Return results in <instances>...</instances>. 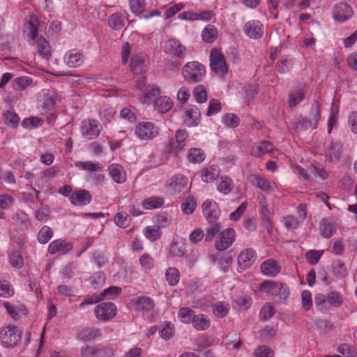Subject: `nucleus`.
<instances>
[{"instance_id":"obj_1","label":"nucleus","mask_w":357,"mask_h":357,"mask_svg":"<svg viewBox=\"0 0 357 357\" xmlns=\"http://www.w3.org/2000/svg\"><path fill=\"white\" fill-rule=\"evenodd\" d=\"M259 290L261 293L269 295L277 303H284L290 294V290L287 284L271 280H266L261 283Z\"/></svg>"},{"instance_id":"obj_2","label":"nucleus","mask_w":357,"mask_h":357,"mask_svg":"<svg viewBox=\"0 0 357 357\" xmlns=\"http://www.w3.org/2000/svg\"><path fill=\"white\" fill-rule=\"evenodd\" d=\"M181 75L188 83L196 84L201 82L206 76V68L198 61L187 62L182 68Z\"/></svg>"},{"instance_id":"obj_3","label":"nucleus","mask_w":357,"mask_h":357,"mask_svg":"<svg viewBox=\"0 0 357 357\" xmlns=\"http://www.w3.org/2000/svg\"><path fill=\"white\" fill-rule=\"evenodd\" d=\"M146 61L147 56L142 52L135 54L131 59L130 69L135 75V82L138 89L146 86L145 77L143 75L146 71Z\"/></svg>"},{"instance_id":"obj_4","label":"nucleus","mask_w":357,"mask_h":357,"mask_svg":"<svg viewBox=\"0 0 357 357\" xmlns=\"http://www.w3.org/2000/svg\"><path fill=\"white\" fill-rule=\"evenodd\" d=\"M135 135L141 141H150L160 135V128L152 121H143L135 127Z\"/></svg>"},{"instance_id":"obj_5","label":"nucleus","mask_w":357,"mask_h":357,"mask_svg":"<svg viewBox=\"0 0 357 357\" xmlns=\"http://www.w3.org/2000/svg\"><path fill=\"white\" fill-rule=\"evenodd\" d=\"M20 340V333L15 326H7L0 331V341L6 348L10 349L16 347Z\"/></svg>"},{"instance_id":"obj_6","label":"nucleus","mask_w":357,"mask_h":357,"mask_svg":"<svg viewBox=\"0 0 357 357\" xmlns=\"http://www.w3.org/2000/svg\"><path fill=\"white\" fill-rule=\"evenodd\" d=\"M209 57L211 69L220 76H225L228 73V67L222 52L217 48H213Z\"/></svg>"},{"instance_id":"obj_7","label":"nucleus","mask_w":357,"mask_h":357,"mask_svg":"<svg viewBox=\"0 0 357 357\" xmlns=\"http://www.w3.org/2000/svg\"><path fill=\"white\" fill-rule=\"evenodd\" d=\"M188 179L183 174H176L165 183L164 188L169 195L183 193L187 188Z\"/></svg>"},{"instance_id":"obj_8","label":"nucleus","mask_w":357,"mask_h":357,"mask_svg":"<svg viewBox=\"0 0 357 357\" xmlns=\"http://www.w3.org/2000/svg\"><path fill=\"white\" fill-rule=\"evenodd\" d=\"M248 179L253 186L259 188L266 194H271L278 190V186L273 181L258 174H251L248 177Z\"/></svg>"},{"instance_id":"obj_9","label":"nucleus","mask_w":357,"mask_h":357,"mask_svg":"<svg viewBox=\"0 0 357 357\" xmlns=\"http://www.w3.org/2000/svg\"><path fill=\"white\" fill-rule=\"evenodd\" d=\"M236 231L233 228H227L222 231L215 240V248L220 251L229 248L234 242Z\"/></svg>"},{"instance_id":"obj_10","label":"nucleus","mask_w":357,"mask_h":357,"mask_svg":"<svg viewBox=\"0 0 357 357\" xmlns=\"http://www.w3.org/2000/svg\"><path fill=\"white\" fill-rule=\"evenodd\" d=\"M101 125L94 119L84 120L81 123V132L82 136L88 139H93L98 137L100 133Z\"/></svg>"},{"instance_id":"obj_11","label":"nucleus","mask_w":357,"mask_h":357,"mask_svg":"<svg viewBox=\"0 0 357 357\" xmlns=\"http://www.w3.org/2000/svg\"><path fill=\"white\" fill-rule=\"evenodd\" d=\"M250 153L255 157H260L266 153H271L272 157H276L280 155V151L275 149L271 143L265 140L255 143L251 147Z\"/></svg>"},{"instance_id":"obj_12","label":"nucleus","mask_w":357,"mask_h":357,"mask_svg":"<svg viewBox=\"0 0 357 357\" xmlns=\"http://www.w3.org/2000/svg\"><path fill=\"white\" fill-rule=\"evenodd\" d=\"M130 303L135 310L146 313H153L155 307L153 299L147 296H139L133 298Z\"/></svg>"},{"instance_id":"obj_13","label":"nucleus","mask_w":357,"mask_h":357,"mask_svg":"<svg viewBox=\"0 0 357 357\" xmlns=\"http://www.w3.org/2000/svg\"><path fill=\"white\" fill-rule=\"evenodd\" d=\"M202 206L204 215L208 222H214L219 218L220 209L214 200L207 199L203 202Z\"/></svg>"},{"instance_id":"obj_14","label":"nucleus","mask_w":357,"mask_h":357,"mask_svg":"<svg viewBox=\"0 0 357 357\" xmlns=\"http://www.w3.org/2000/svg\"><path fill=\"white\" fill-rule=\"evenodd\" d=\"M117 309L116 305L111 302L102 303L97 305L95 308V314L99 320L107 321L112 319L116 314Z\"/></svg>"},{"instance_id":"obj_15","label":"nucleus","mask_w":357,"mask_h":357,"mask_svg":"<svg viewBox=\"0 0 357 357\" xmlns=\"http://www.w3.org/2000/svg\"><path fill=\"white\" fill-rule=\"evenodd\" d=\"M73 245L63 238H58L52 241L49 245L47 252L50 255H65L72 250Z\"/></svg>"},{"instance_id":"obj_16","label":"nucleus","mask_w":357,"mask_h":357,"mask_svg":"<svg viewBox=\"0 0 357 357\" xmlns=\"http://www.w3.org/2000/svg\"><path fill=\"white\" fill-rule=\"evenodd\" d=\"M201 112L197 107H188L182 116L183 123L188 127H196L200 122Z\"/></svg>"},{"instance_id":"obj_17","label":"nucleus","mask_w":357,"mask_h":357,"mask_svg":"<svg viewBox=\"0 0 357 357\" xmlns=\"http://www.w3.org/2000/svg\"><path fill=\"white\" fill-rule=\"evenodd\" d=\"M164 50L167 54L180 59H183L186 55L185 47L180 41L175 39H169L165 41Z\"/></svg>"},{"instance_id":"obj_18","label":"nucleus","mask_w":357,"mask_h":357,"mask_svg":"<svg viewBox=\"0 0 357 357\" xmlns=\"http://www.w3.org/2000/svg\"><path fill=\"white\" fill-rule=\"evenodd\" d=\"M353 14L352 8L346 3H340L335 5L333 10V19L341 23L350 19Z\"/></svg>"},{"instance_id":"obj_19","label":"nucleus","mask_w":357,"mask_h":357,"mask_svg":"<svg viewBox=\"0 0 357 357\" xmlns=\"http://www.w3.org/2000/svg\"><path fill=\"white\" fill-rule=\"evenodd\" d=\"M257 259V253L253 248L243 249L238 255V266L245 270L250 268Z\"/></svg>"},{"instance_id":"obj_20","label":"nucleus","mask_w":357,"mask_h":357,"mask_svg":"<svg viewBox=\"0 0 357 357\" xmlns=\"http://www.w3.org/2000/svg\"><path fill=\"white\" fill-rule=\"evenodd\" d=\"M262 24L258 20H251L246 22L243 26L245 34L252 39H259L263 36Z\"/></svg>"},{"instance_id":"obj_21","label":"nucleus","mask_w":357,"mask_h":357,"mask_svg":"<svg viewBox=\"0 0 357 357\" xmlns=\"http://www.w3.org/2000/svg\"><path fill=\"white\" fill-rule=\"evenodd\" d=\"M58 100V96L56 91H47L38 100V106L40 107L44 112L51 110Z\"/></svg>"},{"instance_id":"obj_22","label":"nucleus","mask_w":357,"mask_h":357,"mask_svg":"<svg viewBox=\"0 0 357 357\" xmlns=\"http://www.w3.org/2000/svg\"><path fill=\"white\" fill-rule=\"evenodd\" d=\"M65 63L70 68L80 66L84 61V56L82 52L77 50L68 51L63 57Z\"/></svg>"},{"instance_id":"obj_23","label":"nucleus","mask_w":357,"mask_h":357,"mask_svg":"<svg viewBox=\"0 0 357 357\" xmlns=\"http://www.w3.org/2000/svg\"><path fill=\"white\" fill-rule=\"evenodd\" d=\"M108 172L112 179L116 183L121 184L127 179L124 168L117 163H112L108 167Z\"/></svg>"},{"instance_id":"obj_24","label":"nucleus","mask_w":357,"mask_h":357,"mask_svg":"<svg viewBox=\"0 0 357 357\" xmlns=\"http://www.w3.org/2000/svg\"><path fill=\"white\" fill-rule=\"evenodd\" d=\"M3 305L6 310V312L15 321L18 320L22 314H25L27 312L25 306L20 303L12 304L8 301H3Z\"/></svg>"},{"instance_id":"obj_25","label":"nucleus","mask_w":357,"mask_h":357,"mask_svg":"<svg viewBox=\"0 0 357 357\" xmlns=\"http://www.w3.org/2000/svg\"><path fill=\"white\" fill-rule=\"evenodd\" d=\"M92 197L89 191L79 190L70 196V203L75 206H86L91 201Z\"/></svg>"},{"instance_id":"obj_26","label":"nucleus","mask_w":357,"mask_h":357,"mask_svg":"<svg viewBox=\"0 0 357 357\" xmlns=\"http://www.w3.org/2000/svg\"><path fill=\"white\" fill-rule=\"evenodd\" d=\"M220 174V169L218 165L215 164L209 165L202 170L201 178L205 183H212L218 178Z\"/></svg>"},{"instance_id":"obj_27","label":"nucleus","mask_w":357,"mask_h":357,"mask_svg":"<svg viewBox=\"0 0 357 357\" xmlns=\"http://www.w3.org/2000/svg\"><path fill=\"white\" fill-rule=\"evenodd\" d=\"M280 271V266L273 259H268L261 264V272L264 275L275 277Z\"/></svg>"},{"instance_id":"obj_28","label":"nucleus","mask_w":357,"mask_h":357,"mask_svg":"<svg viewBox=\"0 0 357 357\" xmlns=\"http://www.w3.org/2000/svg\"><path fill=\"white\" fill-rule=\"evenodd\" d=\"M82 356H87L88 354L93 357H113V350L109 347H103L99 349H93L89 347L82 348Z\"/></svg>"},{"instance_id":"obj_29","label":"nucleus","mask_w":357,"mask_h":357,"mask_svg":"<svg viewBox=\"0 0 357 357\" xmlns=\"http://www.w3.org/2000/svg\"><path fill=\"white\" fill-rule=\"evenodd\" d=\"M191 324L196 331H204L209 328L211 326V320L206 314H195Z\"/></svg>"},{"instance_id":"obj_30","label":"nucleus","mask_w":357,"mask_h":357,"mask_svg":"<svg viewBox=\"0 0 357 357\" xmlns=\"http://www.w3.org/2000/svg\"><path fill=\"white\" fill-rule=\"evenodd\" d=\"M234 183L228 176H221L218 181L216 189L222 195H229L234 189Z\"/></svg>"},{"instance_id":"obj_31","label":"nucleus","mask_w":357,"mask_h":357,"mask_svg":"<svg viewBox=\"0 0 357 357\" xmlns=\"http://www.w3.org/2000/svg\"><path fill=\"white\" fill-rule=\"evenodd\" d=\"M172 105V101L168 96H158L154 100V109L162 114L169 111Z\"/></svg>"},{"instance_id":"obj_32","label":"nucleus","mask_w":357,"mask_h":357,"mask_svg":"<svg viewBox=\"0 0 357 357\" xmlns=\"http://www.w3.org/2000/svg\"><path fill=\"white\" fill-rule=\"evenodd\" d=\"M76 168L80 170H84L90 172H95L100 171L103 169L102 164L98 162L88 161H77L75 162Z\"/></svg>"},{"instance_id":"obj_33","label":"nucleus","mask_w":357,"mask_h":357,"mask_svg":"<svg viewBox=\"0 0 357 357\" xmlns=\"http://www.w3.org/2000/svg\"><path fill=\"white\" fill-rule=\"evenodd\" d=\"M9 264L16 269H20L24 266V259L21 252L17 249H13L8 251Z\"/></svg>"},{"instance_id":"obj_34","label":"nucleus","mask_w":357,"mask_h":357,"mask_svg":"<svg viewBox=\"0 0 357 357\" xmlns=\"http://www.w3.org/2000/svg\"><path fill=\"white\" fill-rule=\"evenodd\" d=\"M164 204V200L160 197H150L145 199L142 203V207L146 210H153L160 208Z\"/></svg>"},{"instance_id":"obj_35","label":"nucleus","mask_w":357,"mask_h":357,"mask_svg":"<svg viewBox=\"0 0 357 357\" xmlns=\"http://www.w3.org/2000/svg\"><path fill=\"white\" fill-rule=\"evenodd\" d=\"M195 313L193 310L188 307H181L178 311V319L185 324H191Z\"/></svg>"},{"instance_id":"obj_36","label":"nucleus","mask_w":357,"mask_h":357,"mask_svg":"<svg viewBox=\"0 0 357 357\" xmlns=\"http://www.w3.org/2000/svg\"><path fill=\"white\" fill-rule=\"evenodd\" d=\"M125 24L124 17L121 13H114L108 18V24L114 30L121 29Z\"/></svg>"},{"instance_id":"obj_37","label":"nucleus","mask_w":357,"mask_h":357,"mask_svg":"<svg viewBox=\"0 0 357 357\" xmlns=\"http://www.w3.org/2000/svg\"><path fill=\"white\" fill-rule=\"evenodd\" d=\"M180 278V271L175 267H169L165 271V278L170 286H176L179 282Z\"/></svg>"},{"instance_id":"obj_38","label":"nucleus","mask_w":357,"mask_h":357,"mask_svg":"<svg viewBox=\"0 0 357 357\" xmlns=\"http://www.w3.org/2000/svg\"><path fill=\"white\" fill-rule=\"evenodd\" d=\"M153 222L159 229L168 227L172 222V216L167 213H160L153 218Z\"/></svg>"},{"instance_id":"obj_39","label":"nucleus","mask_w":357,"mask_h":357,"mask_svg":"<svg viewBox=\"0 0 357 357\" xmlns=\"http://www.w3.org/2000/svg\"><path fill=\"white\" fill-rule=\"evenodd\" d=\"M229 312V305L225 301H218L213 305V312L218 318L226 317Z\"/></svg>"},{"instance_id":"obj_40","label":"nucleus","mask_w":357,"mask_h":357,"mask_svg":"<svg viewBox=\"0 0 357 357\" xmlns=\"http://www.w3.org/2000/svg\"><path fill=\"white\" fill-rule=\"evenodd\" d=\"M36 49L38 53L44 58H47L51 53V47L49 43L43 37L36 40Z\"/></svg>"},{"instance_id":"obj_41","label":"nucleus","mask_w":357,"mask_h":357,"mask_svg":"<svg viewBox=\"0 0 357 357\" xmlns=\"http://www.w3.org/2000/svg\"><path fill=\"white\" fill-rule=\"evenodd\" d=\"M175 332L174 325L171 321H165L161 325L159 334L161 338L165 340H170Z\"/></svg>"},{"instance_id":"obj_42","label":"nucleus","mask_w":357,"mask_h":357,"mask_svg":"<svg viewBox=\"0 0 357 357\" xmlns=\"http://www.w3.org/2000/svg\"><path fill=\"white\" fill-rule=\"evenodd\" d=\"M218 30L213 26L208 25L204 29L202 33V37L204 41L211 43L218 38Z\"/></svg>"},{"instance_id":"obj_43","label":"nucleus","mask_w":357,"mask_h":357,"mask_svg":"<svg viewBox=\"0 0 357 357\" xmlns=\"http://www.w3.org/2000/svg\"><path fill=\"white\" fill-rule=\"evenodd\" d=\"M54 236V231L49 226H43L38 233V241L40 244L47 243Z\"/></svg>"},{"instance_id":"obj_44","label":"nucleus","mask_w":357,"mask_h":357,"mask_svg":"<svg viewBox=\"0 0 357 357\" xmlns=\"http://www.w3.org/2000/svg\"><path fill=\"white\" fill-rule=\"evenodd\" d=\"M338 114H339V108L333 102L331 104V109H330V114H329V117L328 119L327 128H328V133L331 132L333 126H335L337 124Z\"/></svg>"},{"instance_id":"obj_45","label":"nucleus","mask_w":357,"mask_h":357,"mask_svg":"<svg viewBox=\"0 0 357 357\" xmlns=\"http://www.w3.org/2000/svg\"><path fill=\"white\" fill-rule=\"evenodd\" d=\"M181 207L183 213L192 214L196 209L197 201L193 196H189L183 201Z\"/></svg>"},{"instance_id":"obj_46","label":"nucleus","mask_w":357,"mask_h":357,"mask_svg":"<svg viewBox=\"0 0 357 357\" xmlns=\"http://www.w3.org/2000/svg\"><path fill=\"white\" fill-rule=\"evenodd\" d=\"M114 220L116 226L127 228L130 224L131 218L127 213L119 211L114 215Z\"/></svg>"},{"instance_id":"obj_47","label":"nucleus","mask_w":357,"mask_h":357,"mask_svg":"<svg viewBox=\"0 0 357 357\" xmlns=\"http://www.w3.org/2000/svg\"><path fill=\"white\" fill-rule=\"evenodd\" d=\"M251 299L245 296L236 298L232 303L233 308L238 311L247 310L251 305Z\"/></svg>"},{"instance_id":"obj_48","label":"nucleus","mask_w":357,"mask_h":357,"mask_svg":"<svg viewBox=\"0 0 357 357\" xmlns=\"http://www.w3.org/2000/svg\"><path fill=\"white\" fill-rule=\"evenodd\" d=\"M43 123V120L38 116H30L24 119L22 121V126L27 130H33L40 127Z\"/></svg>"},{"instance_id":"obj_49","label":"nucleus","mask_w":357,"mask_h":357,"mask_svg":"<svg viewBox=\"0 0 357 357\" xmlns=\"http://www.w3.org/2000/svg\"><path fill=\"white\" fill-rule=\"evenodd\" d=\"M143 233L144 236L151 242L157 241L161 236L160 229L156 225L145 227Z\"/></svg>"},{"instance_id":"obj_50","label":"nucleus","mask_w":357,"mask_h":357,"mask_svg":"<svg viewBox=\"0 0 357 357\" xmlns=\"http://www.w3.org/2000/svg\"><path fill=\"white\" fill-rule=\"evenodd\" d=\"M175 137L176 140V149L181 151L187 145L188 141V133L184 129H179L176 132Z\"/></svg>"},{"instance_id":"obj_51","label":"nucleus","mask_w":357,"mask_h":357,"mask_svg":"<svg viewBox=\"0 0 357 357\" xmlns=\"http://www.w3.org/2000/svg\"><path fill=\"white\" fill-rule=\"evenodd\" d=\"M131 12L136 16H140L145 10L146 0H129Z\"/></svg>"},{"instance_id":"obj_52","label":"nucleus","mask_w":357,"mask_h":357,"mask_svg":"<svg viewBox=\"0 0 357 357\" xmlns=\"http://www.w3.org/2000/svg\"><path fill=\"white\" fill-rule=\"evenodd\" d=\"M100 335V333L98 329L90 328L81 331L79 334V337L84 342H89L95 340Z\"/></svg>"},{"instance_id":"obj_53","label":"nucleus","mask_w":357,"mask_h":357,"mask_svg":"<svg viewBox=\"0 0 357 357\" xmlns=\"http://www.w3.org/2000/svg\"><path fill=\"white\" fill-rule=\"evenodd\" d=\"M3 120L8 126L16 128L19 125L20 119L15 112L6 111L3 113Z\"/></svg>"},{"instance_id":"obj_54","label":"nucleus","mask_w":357,"mask_h":357,"mask_svg":"<svg viewBox=\"0 0 357 357\" xmlns=\"http://www.w3.org/2000/svg\"><path fill=\"white\" fill-rule=\"evenodd\" d=\"M320 230L321 235L328 238L335 232V227L331 221L324 220L321 223Z\"/></svg>"},{"instance_id":"obj_55","label":"nucleus","mask_w":357,"mask_h":357,"mask_svg":"<svg viewBox=\"0 0 357 357\" xmlns=\"http://www.w3.org/2000/svg\"><path fill=\"white\" fill-rule=\"evenodd\" d=\"M205 154L202 149L193 148L188 151V160L191 162L199 163L204 160Z\"/></svg>"},{"instance_id":"obj_56","label":"nucleus","mask_w":357,"mask_h":357,"mask_svg":"<svg viewBox=\"0 0 357 357\" xmlns=\"http://www.w3.org/2000/svg\"><path fill=\"white\" fill-rule=\"evenodd\" d=\"M33 79L29 76H22L17 77L13 82V87L15 89H25L31 86Z\"/></svg>"},{"instance_id":"obj_57","label":"nucleus","mask_w":357,"mask_h":357,"mask_svg":"<svg viewBox=\"0 0 357 357\" xmlns=\"http://www.w3.org/2000/svg\"><path fill=\"white\" fill-rule=\"evenodd\" d=\"M240 119L234 113H227L222 118V123L228 128H236L239 125Z\"/></svg>"},{"instance_id":"obj_58","label":"nucleus","mask_w":357,"mask_h":357,"mask_svg":"<svg viewBox=\"0 0 357 357\" xmlns=\"http://www.w3.org/2000/svg\"><path fill=\"white\" fill-rule=\"evenodd\" d=\"M292 59L289 57L280 59L276 63L275 68L280 73H288L292 67Z\"/></svg>"},{"instance_id":"obj_59","label":"nucleus","mask_w":357,"mask_h":357,"mask_svg":"<svg viewBox=\"0 0 357 357\" xmlns=\"http://www.w3.org/2000/svg\"><path fill=\"white\" fill-rule=\"evenodd\" d=\"M304 96L305 95L303 91H293L288 96V103L289 107H296L303 100Z\"/></svg>"},{"instance_id":"obj_60","label":"nucleus","mask_w":357,"mask_h":357,"mask_svg":"<svg viewBox=\"0 0 357 357\" xmlns=\"http://www.w3.org/2000/svg\"><path fill=\"white\" fill-rule=\"evenodd\" d=\"M14 295V289L9 282L0 280V297L10 298Z\"/></svg>"},{"instance_id":"obj_61","label":"nucleus","mask_w":357,"mask_h":357,"mask_svg":"<svg viewBox=\"0 0 357 357\" xmlns=\"http://www.w3.org/2000/svg\"><path fill=\"white\" fill-rule=\"evenodd\" d=\"M326 300L329 305L336 307H340L343 302L341 294L335 291H332L328 294Z\"/></svg>"},{"instance_id":"obj_62","label":"nucleus","mask_w":357,"mask_h":357,"mask_svg":"<svg viewBox=\"0 0 357 357\" xmlns=\"http://www.w3.org/2000/svg\"><path fill=\"white\" fill-rule=\"evenodd\" d=\"M26 31L27 32L28 37L32 40H37L38 37V22L29 21L25 25Z\"/></svg>"},{"instance_id":"obj_63","label":"nucleus","mask_w":357,"mask_h":357,"mask_svg":"<svg viewBox=\"0 0 357 357\" xmlns=\"http://www.w3.org/2000/svg\"><path fill=\"white\" fill-rule=\"evenodd\" d=\"M158 91H148L145 92L140 98L141 103L146 105H153L154 106V100L158 96L156 92Z\"/></svg>"},{"instance_id":"obj_64","label":"nucleus","mask_w":357,"mask_h":357,"mask_svg":"<svg viewBox=\"0 0 357 357\" xmlns=\"http://www.w3.org/2000/svg\"><path fill=\"white\" fill-rule=\"evenodd\" d=\"M105 281V276L102 272H97L90 278V282L94 289L101 287Z\"/></svg>"}]
</instances>
